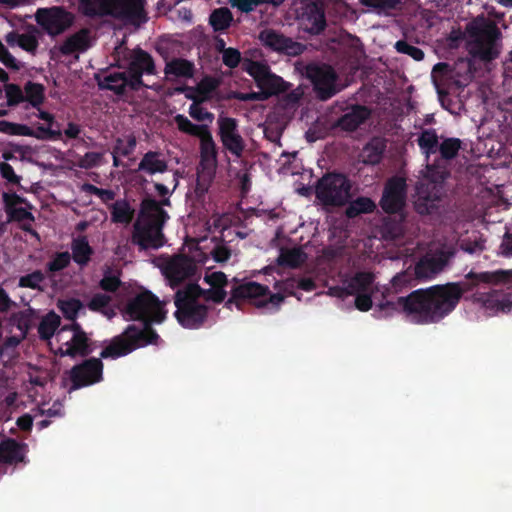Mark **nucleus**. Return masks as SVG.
<instances>
[{"label": "nucleus", "mask_w": 512, "mask_h": 512, "mask_svg": "<svg viewBox=\"0 0 512 512\" xmlns=\"http://www.w3.org/2000/svg\"><path fill=\"white\" fill-rule=\"evenodd\" d=\"M461 295L460 287L453 284L414 291L407 297L398 298V303L412 320L432 323L449 314Z\"/></svg>", "instance_id": "obj_1"}, {"label": "nucleus", "mask_w": 512, "mask_h": 512, "mask_svg": "<svg viewBox=\"0 0 512 512\" xmlns=\"http://www.w3.org/2000/svg\"><path fill=\"white\" fill-rule=\"evenodd\" d=\"M204 282L208 289H201L198 285H189L176 294V317L179 323L187 328L198 326L206 315V307L201 299L221 302L226 297L227 277L223 272L206 273Z\"/></svg>", "instance_id": "obj_2"}, {"label": "nucleus", "mask_w": 512, "mask_h": 512, "mask_svg": "<svg viewBox=\"0 0 512 512\" xmlns=\"http://www.w3.org/2000/svg\"><path fill=\"white\" fill-rule=\"evenodd\" d=\"M175 123L182 132L200 139V162L195 191L200 196L204 195L208 192L216 175L218 166L216 143L205 125H195L183 115H177Z\"/></svg>", "instance_id": "obj_3"}, {"label": "nucleus", "mask_w": 512, "mask_h": 512, "mask_svg": "<svg viewBox=\"0 0 512 512\" xmlns=\"http://www.w3.org/2000/svg\"><path fill=\"white\" fill-rule=\"evenodd\" d=\"M166 213L154 200H144L134 225L132 241L141 248H158L163 245L162 226Z\"/></svg>", "instance_id": "obj_4"}, {"label": "nucleus", "mask_w": 512, "mask_h": 512, "mask_svg": "<svg viewBox=\"0 0 512 512\" xmlns=\"http://www.w3.org/2000/svg\"><path fill=\"white\" fill-rule=\"evenodd\" d=\"M80 9L86 15H110L134 25L147 21L146 0H80Z\"/></svg>", "instance_id": "obj_5"}, {"label": "nucleus", "mask_w": 512, "mask_h": 512, "mask_svg": "<svg viewBox=\"0 0 512 512\" xmlns=\"http://www.w3.org/2000/svg\"><path fill=\"white\" fill-rule=\"evenodd\" d=\"M448 172L440 163L427 164L421 171L420 183L417 186L415 208L420 214L431 213L441 197V184Z\"/></svg>", "instance_id": "obj_6"}, {"label": "nucleus", "mask_w": 512, "mask_h": 512, "mask_svg": "<svg viewBox=\"0 0 512 512\" xmlns=\"http://www.w3.org/2000/svg\"><path fill=\"white\" fill-rule=\"evenodd\" d=\"M380 291V286L374 283L372 273L359 272L350 280H346L342 286L330 287L327 294L338 298L356 295V308L361 311H368L372 307V297H375Z\"/></svg>", "instance_id": "obj_7"}, {"label": "nucleus", "mask_w": 512, "mask_h": 512, "mask_svg": "<svg viewBox=\"0 0 512 512\" xmlns=\"http://www.w3.org/2000/svg\"><path fill=\"white\" fill-rule=\"evenodd\" d=\"M244 69L254 78L260 91L251 93H238L235 95L238 100L264 101L270 96L282 92L286 89V84L282 78L272 74L266 64L247 61L244 63Z\"/></svg>", "instance_id": "obj_8"}, {"label": "nucleus", "mask_w": 512, "mask_h": 512, "mask_svg": "<svg viewBox=\"0 0 512 512\" xmlns=\"http://www.w3.org/2000/svg\"><path fill=\"white\" fill-rule=\"evenodd\" d=\"M468 47L471 54L485 60L496 57L498 50L495 40L498 36L493 21L478 17L467 28Z\"/></svg>", "instance_id": "obj_9"}, {"label": "nucleus", "mask_w": 512, "mask_h": 512, "mask_svg": "<svg viewBox=\"0 0 512 512\" xmlns=\"http://www.w3.org/2000/svg\"><path fill=\"white\" fill-rule=\"evenodd\" d=\"M208 260V254L196 245L191 257L181 254L162 258L159 260V267L169 284L175 286L194 274L196 263L205 265Z\"/></svg>", "instance_id": "obj_10"}, {"label": "nucleus", "mask_w": 512, "mask_h": 512, "mask_svg": "<svg viewBox=\"0 0 512 512\" xmlns=\"http://www.w3.org/2000/svg\"><path fill=\"white\" fill-rule=\"evenodd\" d=\"M49 347L60 356H85L90 352L88 337L77 324L59 329L50 340Z\"/></svg>", "instance_id": "obj_11"}, {"label": "nucleus", "mask_w": 512, "mask_h": 512, "mask_svg": "<svg viewBox=\"0 0 512 512\" xmlns=\"http://www.w3.org/2000/svg\"><path fill=\"white\" fill-rule=\"evenodd\" d=\"M156 338L157 336L153 332L131 325L122 335L111 341L101 352V357L117 358L124 356L138 347L153 343Z\"/></svg>", "instance_id": "obj_12"}, {"label": "nucleus", "mask_w": 512, "mask_h": 512, "mask_svg": "<svg viewBox=\"0 0 512 512\" xmlns=\"http://www.w3.org/2000/svg\"><path fill=\"white\" fill-rule=\"evenodd\" d=\"M164 303L160 302L151 292L145 291L129 301L125 316L130 320H141L144 323H160L165 318Z\"/></svg>", "instance_id": "obj_13"}, {"label": "nucleus", "mask_w": 512, "mask_h": 512, "mask_svg": "<svg viewBox=\"0 0 512 512\" xmlns=\"http://www.w3.org/2000/svg\"><path fill=\"white\" fill-rule=\"evenodd\" d=\"M349 180L340 174H328L322 177L316 186V196L324 205L341 206L350 197Z\"/></svg>", "instance_id": "obj_14"}, {"label": "nucleus", "mask_w": 512, "mask_h": 512, "mask_svg": "<svg viewBox=\"0 0 512 512\" xmlns=\"http://www.w3.org/2000/svg\"><path fill=\"white\" fill-rule=\"evenodd\" d=\"M233 297L247 299L260 308H277L284 299V296L279 293L270 294L268 287L256 282L241 284L234 290Z\"/></svg>", "instance_id": "obj_15"}, {"label": "nucleus", "mask_w": 512, "mask_h": 512, "mask_svg": "<svg viewBox=\"0 0 512 512\" xmlns=\"http://www.w3.org/2000/svg\"><path fill=\"white\" fill-rule=\"evenodd\" d=\"M122 66L127 68L129 85L136 89L141 85L143 74H153L155 66L151 56L141 49L130 51L123 57Z\"/></svg>", "instance_id": "obj_16"}, {"label": "nucleus", "mask_w": 512, "mask_h": 512, "mask_svg": "<svg viewBox=\"0 0 512 512\" xmlns=\"http://www.w3.org/2000/svg\"><path fill=\"white\" fill-rule=\"evenodd\" d=\"M300 27L309 33L318 34L324 29L325 18L320 6L311 0H300L294 4Z\"/></svg>", "instance_id": "obj_17"}, {"label": "nucleus", "mask_w": 512, "mask_h": 512, "mask_svg": "<svg viewBox=\"0 0 512 512\" xmlns=\"http://www.w3.org/2000/svg\"><path fill=\"white\" fill-rule=\"evenodd\" d=\"M37 23L50 35H58L71 26L73 15L60 7L39 9Z\"/></svg>", "instance_id": "obj_18"}, {"label": "nucleus", "mask_w": 512, "mask_h": 512, "mask_svg": "<svg viewBox=\"0 0 512 512\" xmlns=\"http://www.w3.org/2000/svg\"><path fill=\"white\" fill-rule=\"evenodd\" d=\"M217 125L223 147L236 157H241L245 149V141L238 131L237 121L234 118L220 116Z\"/></svg>", "instance_id": "obj_19"}, {"label": "nucleus", "mask_w": 512, "mask_h": 512, "mask_svg": "<svg viewBox=\"0 0 512 512\" xmlns=\"http://www.w3.org/2000/svg\"><path fill=\"white\" fill-rule=\"evenodd\" d=\"M406 181L403 177H393L385 185L380 201L382 209L387 213L399 212L405 205Z\"/></svg>", "instance_id": "obj_20"}, {"label": "nucleus", "mask_w": 512, "mask_h": 512, "mask_svg": "<svg viewBox=\"0 0 512 512\" xmlns=\"http://www.w3.org/2000/svg\"><path fill=\"white\" fill-rule=\"evenodd\" d=\"M307 76L314 84L315 90L321 99L330 98L338 91L336 76L330 66H309Z\"/></svg>", "instance_id": "obj_21"}, {"label": "nucleus", "mask_w": 512, "mask_h": 512, "mask_svg": "<svg viewBox=\"0 0 512 512\" xmlns=\"http://www.w3.org/2000/svg\"><path fill=\"white\" fill-rule=\"evenodd\" d=\"M2 198L5 210L10 220L17 221L25 230H30L34 222V217L30 212L31 206L15 193H3Z\"/></svg>", "instance_id": "obj_22"}, {"label": "nucleus", "mask_w": 512, "mask_h": 512, "mask_svg": "<svg viewBox=\"0 0 512 512\" xmlns=\"http://www.w3.org/2000/svg\"><path fill=\"white\" fill-rule=\"evenodd\" d=\"M474 300L489 315L505 313L512 308V295L503 291L494 290L488 293H480L474 296Z\"/></svg>", "instance_id": "obj_23"}, {"label": "nucleus", "mask_w": 512, "mask_h": 512, "mask_svg": "<svg viewBox=\"0 0 512 512\" xmlns=\"http://www.w3.org/2000/svg\"><path fill=\"white\" fill-rule=\"evenodd\" d=\"M452 251L446 250L439 253H427L415 266V276L419 279H429L443 270Z\"/></svg>", "instance_id": "obj_24"}, {"label": "nucleus", "mask_w": 512, "mask_h": 512, "mask_svg": "<svg viewBox=\"0 0 512 512\" xmlns=\"http://www.w3.org/2000/svg\"><path fill=\"white\" fill-rule=\"evenodd\" d=\"M71 389L93 384L100 380L102 375V363L98 359H90L82 365L76 366L71 370Z\"/></svg>", "instance_id": "obj_25"}, {"label": "nucleus", "mask_w": 512, "mask_h": 512, "mask_svg": "<svg viewBox=\"0 0 512 512\" xmlns=\"http://www.w3.org/2000/svg\"><path fill=\"white\" fill-rule=\"evenodd\" d=\"M259 39L265 47L276 52H282L288 55H298L303 50L300 43L295 42L274 30L262 31L259 35Z\"/></svg>", "instance_id": "obj_26"}, {"label": "nucleus", "mask_w": 512, "mask_h": 512, "mask_svg": "<svg viewBox=\"0 0 512 512\" xmlns=\"http://www.w3.org/2000/svg\"><path fill=\"white\" fill-rule=\"evenodd\" d=\"M42 33L36 28L29 29L23 33L10 32L6 34L5 41L11 47L18 46L24 51L35 55L39 46V39Z\"/></svg>", "instance_id": "obj_27"}, {"label": "nucleus", "mask_w": 512, "mask_h": 512, "mask_svg": "<svg viewBox=\"0 0 512 512\" xmlns=\"http://www.w3.org/2000/svg\"><path fill=\"white\" fill-rule=\"evenodd\" d=\"M466 280L468 282L463 283L466 288H472L479 284L498 285L512 280V270H496L479 273L469 272L466 275Z\"/></svg>", "instance_id": "obj_28"}, {"label": "nucleus", "mask_w": 512, "mask_h": 512, "mask_svg": "<svg viewBox=\"0 0 512 512\" xmlns=\"http://www.w3.org/2000/svg\"><path fill=\"white\" fill-rule=\"evenodd\" d=\"M91 46V38L87 30H81L69 38L59 47L64 55L78 54L86 51Z\"/></svg>", "instance_id": "obj_29"}, {"label": "nucleus", "mask_w": 512, "mask_h": 512, "mask_svg": "<svg viewBox=\"0 0 512 512\" xmlns=\"http://www.w3.org/2000/svg\"><path fill=\"white\" fill-rule=\"evenodd\" d=\"M168 163L163 154L149 151L142 157L138 164V171L148 175L163 173L167 170Z\"/></svg>", "instance_id": "obj_30"}, {"label": "nucleus", "mask_w": 512, "mask_h": 512, "mask_svg": "<svg viewBox=\"0 0 512 512\" xmlns=\"http://www.w3.org/2000/svg\"><path fill=\"white\" fill-rule=\"evenodd\" d=\"M25 446L16 441L7 439L0 443V461L4 463H16L24 460Z\"/></svg>", "instance_id": "obj_31"}, {"label": "nucleus", "mask_w": 512, "mask_h": 512, "mask_svg": "<svg viewBox=\"0 0 512 512\" xmlns=\"http://www.w3.org/2000/svg\"><path fill=\"white\" fill-rule=\"evenodd\" d=\"M307 259V254L302 247H290L280 250L277 262L281 266L296 268L303 264Z\"/></svg>", "instance_id": "obj_32"}, {"label": "nucleus", "mask_w": 512, "mask_h": 512, "mask_svg": "<svg viewBox=\"0 0 512 512\" xmlns=\"http://www.w3.org/2000/svg\"><path fill=\"white\" fill-rule=\"evenodd\" d=\"M38 117L46 122V125L39 126L33 137L37 139H61L62 132L59 129H53L54 116L46 111H39Z\"/></svg>", "instance_id": "obj_33"}, {"label": "nucleus", "mask_w": 512, "mask_h": 512, "mask_svg": "<svg viewBox=\"0 0 512 512\" xmlns=\"http://www.w3.org/2000/svg\"><path fill=\"white\" fill-rule=\"evenodd\" d=\"M369 116L367 108L357 106L345 114L338 122L339 126L348 131L355 130Z\"/></svg>", "instance_id": "obj_34"}, {"label": "nucleus", "mask_w": 512, "mask_h": 512, "mask_svg": "<svg viewBox=\"0 0 512 512\" xmlns=\"http://www.w3.org/2000/svg\"><path fill=\"white\" fill-rule=\"evenodd\" d=\"M135 209L126 200H117L111 205V220L128 225L134 217Z\"/></svg>", "instance_id": "obj_35"}, {"label": "nucleus", "mask_w": 512, "mask_h": 512, "mask_svg": "<svg viewBox=\"0 0 512 512\" xmlns=\"http://www.w3.org/2000/svg\"><path fill=\"white\" fill-rule=\"evenodd\" d=\"M417 142L421 151L428 159L431 154L438 152L441 138L438 137L435 130L426 129L419 134Z\"/></svg>", "instance_id": "obj_36"}, {"label": "nucleus", "mask_w": 512, "mask_h": 512, "mask_svg": "<svg viewBox=\"0 0 512 512\" xmlns=\"http://www.w3.org/2000/svg\"><path fill=\"white\" fill-rule=\"evenodd\" d=\"M168 78H189L193 75V64L184 59H173L166 64Z\"/></svg>", "instance_id": "obj_37"}, {"label": "nucleus", "mask_w": 512, "mask_h": 512, "mask_svg": "<svg viewBox=\"0 0 512 512\" xmlns=\"http://www.w3.org/2000/svg\"><path fill=\"white\" fill-rule=\"evenodd\" d=\"M384 143L380 139H374L369 144H367L361 152V160L366 164H377L380 162L382 158V153L384 151Z\"/></svg>", "instance_id": "obj_38"}, {"label": "nucleus", "mask_w": 512, "mask_h": 512, "mask_svg": "<svg viewBox=\"0 0 512 512\" xmlns=\"http://www.w3.org/2000/svg\"><path fill=\"white\" fill-rule=\"evenodd\" d=\"M105 162L104 152L89 151L82 156H79L77 161L72 162L69 166L70 169L81 168V169H92L99 167Z\"/></svg>", "instance_id": "obj_39"}, {"label": "nucleus", "mask_w": 512, "mask_h": 512, "mask_svg": "<svg viewBox=\"0 0 512 512\" xmlns=\"http://www.w3.org/2000/svg\"><path fill=\"white\" fill-rule=\"evenodd\" d=\"M126 85H129V76L125 73H110L99 80L101 88L113 90L117 93L122 92Z\"/></svg>", "instance_id": "obj_40"}, {"label": "nucleus", "mask_w": 512, "mask_h": 512, "mask_svg": "<svg viewBox=\"0 0 512 512\" xmlns=\"http://www.w3.org/2000/svg\"><path fill=\"white\" fill-rule=\"evenodd\" d=\"M60 324V318L55 313L47 314L39 324L38 332L42 339L50 340L55 336L58 331L57 328Z\"/></svg>", "instance_id": "obj_41"}, {"label": "nucleus", "mask_w": 512, "mask_h": 512, "mask_svg": "<svg viewBox=\"0 0 512 512\" xmlns=\"http://www.w3.org/2000/svg\"><path fill=\"white\" fill-rule=\"evenodd\" d=\"M72 254L74 261L79 265H85L88 263L92 254V249L86 238H78L73 241Z\"/></svg>", "instance_id": "obj_42"}, {"label": "nucleus", "mask_w": 512, "mask_h": 512, "mask_svg": "<svg viewBox=\"0 0 512 512\" xmlns=\"http://www.w3.org/2000/svg\"><path fill=\"white\" fill-rule=\"evenodd\" d=\"M376 208L375 203L368 197H359L352 202L346 209V215L350 218L363 213H370Z\"/></svg>", "instance_id": "obj_43"}, {"label": "nucleus", "mask_w": 512, "mask_h": 512, "mask_svg": "<svg viewBox=\"0 0 512 512\" xmlns=\"http://www.w3.org/2000/svg\"><path fill=\"white\" fill-rule=\"evenodd\" d=\"M44 87L41 84L28 82L24 86V101L29 102L33 107H39L44 101Z\"/></svg>", "instance_id": "obj_44"}, {"label": "nucleus", "mask_w": 512, "mask_h": 512, "mask_svg": "<svg viewBox=\"0 0 512 512\" xmlns=\"http://www.w3.org/2000/svg\"><path fill=\"white\" fill-rule=\"evenodd\" d=\"M0 133L7 134L10 136H34L36 135L35 130L25 124H19L9 122L6 120H0Z\"/></svg>", "instance_id": "obj_45"}, {"label": "nucleus", "mask_w": 512, "mask_h": 512, "mask_svg": "<svg viewBox=\"0 0 512 512\" xmlns=\"http://www.w3.org/2000/svg\"><path fill=\"white\" fill-rule=\"evenodd\" d=\"M450 77L451 71L449 70L447 64L438 63L434 66L431 73V78L438 91L447 85V81Z\"/></svg>", "instance_id": "obj_46"}, {"label": "nucleus", "mask_w": 512, "mask_h": 512, "mask_svg": "<svg viewBox=\"0 0 512 512\" xmlns=\"http://www.w3.org/2000/svg\"><path fill=\"white\" fill-rule=\"evenodd\" d=\"M461 148V141L458 138H442L439 145L438 151L442 158L451 159L454 158L459 149Z\"/></svg>", "instance_id": "obj_47"}, {"label": "nucleus", "mask_w": 512, "mask_h": 512, "mask_svg": "<svg viewBox=\"0 0 512 512\" xmlns=\"http://www.w3.org/2000/svg\"><path fill=\"white\" fill-rule=\"evenodd\" d=\"M231 21V12L226 8L217 9L210 16V23L215 30L226 29Z\"/></svg>", "instance_id": "obj_48"}, {"label": "nucleus", "mask_w": 512, "mask_h": 512, "mask_svg": "<svg viewBox=\"0 0 512 512\" xmlns=\"http://www.w3.org/2000/svg\"><path fill=\"white\" fill-rule=\"evenodd\" d=\"M45 276L41 271H34L19 278V286L30 289H42Z\"/></svg>", "instance_id": "obj_49"}, {"label": "nucleus", "mask_w": 512, "mask_h": 512, "mask_svg": "<svg viewBox=\"0 0 512 512\" xmlns=\"http://www.w3.org/2000/svg\"><path fill=\"white\" fill-rule=\"evenodd\" d=\"M111 301V297L106 294H96L90 300L88 307L93 311H101L108 318L114 314L113 311L106 309Z\"/></svg>", "instance_id": "obj_50"}, {"label": "nucleus", "mask_w": 512, "mask_h": 512, "mask_svg": "<svg viewBox=\"0 0 512 512\" xmlns=\"http://www.w3.org/2000/svg\"><path fill=\"white\" fill-rule=\"evenodd\" d=\"M58 308L66 318L73 320L76 318L78 312L82 308V303L77 299L59 300Z\"/></svg>", "instance_id": "obj_51"}, {"label": "nucleus", "mask_w": 512, "mask_h": 512, "mask_svg": "<svg viewBox=\"0 0 512 512\" xmlns=\"http://www.w3.org/2000/svg\"><path fill=\"white\" fill-rule=\"evenodd\" d=\"M5 94L8 106H16L24 101V91L15 84H7L5 86Z\"/></svg>", "instance_id": "obj_52"}, {"label": "nucleus", "mask_w": 512, "mask_h": 512, "mask_svg": "<svg viewBox=\"0 0 512 512\" xmlns=\"http://www.w3.org/2000/svg\"><path fill=\"white\" fill-rule=\"evenodd\" d=\"M395 49L399 53L409 55L416 61H421L424 58V52L421 49L412 46L405 41H397L395 44Z\"/></svg>", "instance_id": "obj_53"}, {"label": "nucleus", "mask_w": 512, "mask_h": 512, "mask_svg": "<svg viewBox=\"0 0 512 512\" xmlns=\"http://www.w3.org/2000/svg\"><path fill=\"white\" fill-rule=\"evenodd\" d=\"M376 307L380 317H387L393 315L395 312H404L403 308L396 302L380 301L376 303Z\"/></svg>", "instance_id": "obj_54"}, {"label": "nucleus", "mask_w": 512, "mask_h": 512, "mask_svg": "<svg viewBox=\"0 0 512 512\" xmlns=\"http://www.w3.org/2000/svg\"><path fill=\"white\" fill-rule=\"evenodd\" d=\"M0 174L9 184L20 185L21 176L16 174L13 167L7 162H0Z\"/></svg>", "instance_id": "obj_55"}, {"label": "nucleus", "mask_w": 512, "mask_h": 512, "mask_svg": "<svg viewBox=\"0 0 512 512\" xmlns=\"http://www.w3.org/2000/svg\"><path fill=\"white\" fill-rule=\"evenodd\" d=\"M69 263L70 254L68 252L59 253L47 264V269L50 272H57L64 269Z\"/></svg>", "instance_id": "obj_56"}, {"label": "nucleus", "mask_w": 512, "mask_h": 512, "mask_svg": "<svg viewBox=\"0 0 512 512\" xmlns=\"http://www.w3.org/2000/svg\"><path fill=\"white\" fill-rule=\"evenodd\" d=\"M362 4L377 9L379 11H386L388 9L396 8L402 0H360Z\"/></svg>", "instance_id": "obj_57"}, {"label": "nucleus", "mask_w": 512, "mask_h": 512, "mask_svg": "<svg viewBox=\"0 0 512 512\" xmlns=\"http://www.w3.org/2000/svg\"><path fill=\"white\" fill-rule=\"evenodd\" d=\"M189 114L192 118L200 122L212 123L213 114L203 109L198 103H193L190 106Z\"/></svg>", "instance_id": "obj_58"}, {"label": "nucleus", "mask_w": 512, "mask_h": 512, "mask_svg": "<svg viewBox=\"0 0 512 512\" xmlns=\"http://www.w3.org/2000/svg\"><path fill=\"white\" fill-rule=\"evenodd\" d=\"M0 61L8 68L13 70L20 69L18 60L7 50L4 44L0 41Z\"/></svg>", "instance_id": "obj_59"}, {"label": "nucleus", "mask_w": 512, "mask_h": 512, "mask_svg": "<svg viewBox=\"0 0 512 512\" xmlns=\"http://www.w3.org/2000/svg\"><path fill=\"white\" fill-rule=\"evenodd\" d=\"M222 59L226 66L234 68L239 64L241 60V54L237 49L228 48L224 50Z\"/></svg>", "instance_id": "obj_60"}, {"label": "nucleus", "mask_w": 512, "mask_h": 512, "mask_svg": "<svg viewBox=\"0 0 512 512\" xmlns=\"http://www.w3.org/2000/svg\"><path fill=\"white\" fill-rule=\"evenodd\" d=\"M210 254L215 262L223 263L230 258L231 252L226 245L216 244L212 248Z\"/></svg>", "instance_id": "obj_61"}, {"label": "nucleus", "mask_w": 512, "mask_h": 512, "mask_svg": "<svg viewBox=\"0 0 512 512\" xmlns=\"http://www.w3.org/2000/svg\"><path fill=\"white\" fill-rule=\"evenodd\" d=\"M120 284L119 278L117 275L112 274L110 272H106L103 279L100 282V286L105 291L113 292L115 291Z\"/></svg>", "instance_id": "obj_62"}, {"label": "nucleus", "mask_w": 512, "mask_h": 512, "mask_svg": "<svg viewBox=\"0 0 512 512\" xmlns=\"http://www.w3.org/2000/svg\"><path fill=\"white\" fill-rule=\"evenodd\" d=\"M80 133V126L71 122L67 125L66 129L63 131L62 134H64L69 139H76L79 137Z\"/></svg>", "instance_id": "obj_63"}, {"label": "nucleus", "mask_w": 512, "mask_h": 512, "mask_svg": "<svg viewBox=\"0 0 512 512\" xmlns=\"http://www.w3.org/2000/svg\"><path fill=\"white\" fill-rule=\"evenodd\" d=\"M411 279H412V276L410 275V273H408V272L399 273L392 279V284L394 287L400 288L404 284L410 282Z\"/></svg>", "instance_id": "obj_64"}]
</instances>
